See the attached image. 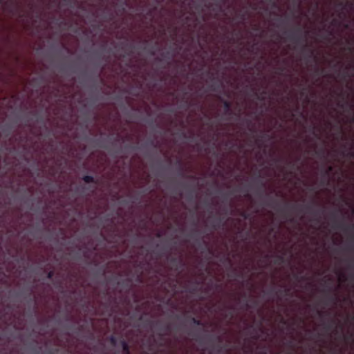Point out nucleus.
Listing matches in <instances>:
<instances>
[{"mask_svg":"<svg viewBox=\"0 0 354 354\" xmlns=\"http://www.w3.org/2000/svg\"><path fill=\"white\" fill-rule=\"evenodd\" d=\"M127 46H129L131 48H133V46L131 44H126Z\"/></svg>","mask_w":354,"mask_h":354,"instance_id":"bb28decb","label":"nucleus"},{"mask_svg":"<svg viewBox=\"0 0 354 354\" xmlns=\"http://www.w3.org/2000/svg\"><path fill=\"white\" fill-rule=\"evenodd\" d=\"M160 336L162 337L163 336V334L160 333Z\"/></svg>","mask_w":354,"mask_h":354,"instance_id":"ea45409f","label":"nucleus"},{"mask_svg":"<svg viewBox=\"0 0 354 354\" xmlns=\"http://www.w3.org/2000/svg\"><path fill=\"white\" fill-rule=\"evenodd\" d=\"M333 171V167L332 166H329L327 169V170L325 172V174L326 175H328L330 172H331Z\"/></svg>","mask_w":354,"mask_h":354,"instance_id":"f3484780","label":"nucleus"},{"mask_svg":"<svg viewBox=\"0 0 354 354\" xmlns=\"http://www.w3.org/2000/svg\"><path fill=\"white\" fill-rule=\"evenodd\" d=\"M333 227L334 229H341L343 230L344 231H349L353 230L354 229V225H352L349 226H346L343 222L337 223L335 221Z\"/></svg>","mask_w":354,"mask_h":354,"instance_id":"7ed1b4c3","label":"nucleus"},{"mask_svg":"<svg viewBox=\"0 0 354 354\" xmlns=\"http://www.w3.org/2000/svg\"><path fill=\"white\" fill-rule=\"evenodd\" d=\"M195 290H196V288H193V289L191 290V292H194V291H195Z\"/></svg>","mask_w":354,"mask_h":354,"instance_id":"4c0bfd02","label":"nucleus"},{"mask_svg":"<svg viewBox=\"0 0 354 354\" xmlns=\"http://www.w3.org/2000/svg\"><path fill=\"white\" fill-rule=\"evenodd\" d=\"M340 107H343V104H338Z\"/></svg>","mask_w":354,"mask_h":354,"instance_id":"e433bc0d","label":"nucleus"},{"mask_svg":"<svg viewBox=\"0 0 354 354\" xmlns=\"http://www.w3.org/2000/svg\"><path fill=\"white\" fill-rule=\"evenodd\" d=\"M284 70H285L284 67H280L278 68V71H279L278 73L281 74L284 71Z\"/></svg>","mask_w":354,"mask_h":354,"instance_id":"412c9836","label":"nucleus"},{"mask_svg":"<svg viewBox=\"0 0 354 354\" xmlns=\"http://www.w3.org/2000/svg\"><path fill=\"white\" fill-rule=\"evenodd\" d=\"M120 344L122 348V353L123 354H129L130 352V346L127 342L124 339L120 340Z\"/></svg>","mask_w":354,"mask_h":354,"instance_id":"20e7f679","label":"nucleus"},{"mask_svg":"<svg viewBox=\"0 0 354 354\" xmlns=\"http://www.w3.org/2000/svg\"><path fill=\"white\" fill-rule=\"evenodd\" d=\"M323 313H324L322 311H319L318 312V314H319V316H322L323 315Z\"/></svg>","mask_w":354,"mask_h":354,"instance_id":"cd10ccee","label":"nucleus"},{"mask_svg":"<svg viewBox=\"0 0 354 354\" xmlns=\"http://www.w3.org/2000/svg\"><path fill=\"white\" fill-rule=\"evenodd\" d=\"M278 292L280 293V294L282 293V290H279Z\"/></svg>","mask_w":354,"mask_h":354,"instance_id":"f704fd0d","label":"nucleus"},{"mask_svg":"<svg viewBox=\"0 0 354 354\" xmlns=\"http://www.w3.org/2000/svg\"><path fill=\"white\" fill-rule=\"evenodd\" d=\"M268 136L267 134H262L261 136V138H264L265 137Z\"/></svg>","mask_w":354,"mask_h":354,"instance_id":"393cba45","label":"nucleus"},{"mask_svg":"<svg viewBox=\"0 0 354 354\" xmlns=\"http://www.w3.org/2000/svg\"><path fill=\"white\" fill-rule=\"evenodd\" d=\"M301 28H298L295 32H291L288 35V38L290 40L295 41V43H299V41L301 40V37L299 35L301 33Z\"/></svg>","mask_w":354,"mask_h":354,"instance_id":"f257e3e1","label":"nucleus"},{"mask_svg":"<svg viewBox=\"0 0 354 354\" xmlns=\"http://www.w3.org/2000/svg\"><path fill=\"white\" fill-rule=\"evenodd\" d=\"M82 180L86 183H95V184L97 183V181L95 180L94 177L92 176H88V175L84 176L82 178Z\"/></svg>","mask_w":354,"mask_h":354,"instance_id":"423d86ee","label":"nucleus"},{"mask_svg":"<svg viewBox=\"0 0 354 354\" xmlns=\"http://www.w3.org/2000/svg\"><path fill=\"white\" fill-rule=\"evenodd\" d=\"M261 185L262 187H265V183H263L261 180Z\"/></svg>","mask_w":354,"mask_h":354,"instance_id":"a878e982","label":"nucleus"},{"mask_svg":"<svg viewBox=\"0 0 354 354\" xmlns=\"http://www.w3.org/2000/svg\"><path fill=\"white\" fill-rule=\"evenodd\" d=\"M306 39H307V38H306V35L303 39V41L304 44L302 46V51L308 50L310 54L309 57H313L314 56V50L308 47V46L306 44Z\"/></svg>","mask_w":354,"mask_h":354,"instance_id":"39448f33","label":"nucleus"},{"mask_svg":"<svg viewBox=\"0 0 354 354\" xmlns=\"http://www.w3.org/2000/svg\"><path fill=\"white\" fill-rule=\"evenodd\" d=\"M54 274H55L54 271L51 270L47 273L46 277L48 279H51L54 277Z\"/></svg>","mask_w":354,"mask_h":354,"instance_id":"ddd939ff","label":"nucleus"},{"mask_svg":"<svg viewBox=\"0 0 354 354\" xmlns=\"http://www.w3.org/2000/svg\"><path fill=\"white\" fill-rule=\"evenodd\" d=\"M196 284L199 285L200 283L198 281H196Z\"/></svg>","mask_w":354,"mask_h":354,"instance_id":"58836bf2","label":"nucleus"},{"mask_svg":"<svg viewBox=\"0 0 354 354\" xmlns=\"http://www.w3.org/2000/svg\"><path fill=\"white\" fill-rule=\"evenodd\" d=\"M336 299H337V298H336V297H335V296H330V297H328V299H329V301H335V300H336Z\"/></svg>","mask_w":354,"mask_h":354,"instance_id":"aec40b11","label":"nucleus"},{"mask_svg":"<svg viewBox=\"0 0 354 354\" xmlns=\"http://www.w3.org/2000/svg\"><path fill=\"white\" fill-rule=\"evenodd\" d=\"M226 318L227 317H230V319L233 317V313L232 312H229L225 314V316Z\"/></svg>","mask_w":354,"mask_h":354,"instance_id":"6ab92c4d","label":"nucleus"},{"mask_svg":"<svg viewBox=\"0 0 354 354\" xmlns=\"http://www.w3.org/2000/svg\"><path fill=\"white\" fill-rule=\"evenodd\" d=\"M132 54V51H130L129 53H127V55H131Z\"/></svg>","mask_w":354,"mask_h":354,"instance_id":"2f4dec72","label":"nucleus"},{"mask_svg":"<svg viewBox=\"0 0 354 354\" xmlns=\"http://www.w3.org/2000/svg\"><path fill=\"white\" fill-rule=\"evenodd\" d=\"M349 154H350V156H351V157H353V156H354L353 153H352V152H351V153H350Z\"/></svg>","mask_w":354,"mask_h":354,"instance_id":"473e14b6","label":"nucleus"},{"mask_svg":"<svg viewBox=\"0 0 354 354\" xmlns=\"http://www.w3.org/2000/svg\"><path fill=\"white\" fill-rule=\"evenodd\" d=\"M241 216L244 218L245 219L249 218V214L246 213L245 212H242L241 213Z\"/></svg>","mask_w":354,"mask_h":354,"instance_id":"2eb2a0df","label":"nucleus"},{"mask_svg":"<svg viewBox=\"0 0 354 354\" xmlns=\"http://www.w3.org/2000/svg\"><path fill=\"white\" fill-rule=\"evenodd\" d=\"M224 113L225 115L230 116L233 114L232 110V103L228 100H223Z\"/></svg>","mask_w":354,"mask_h":354,"instance_id":"f03ea898","label":"nucleus"},{"mask_svg":"<svg viewBox=\"0 0 354 354\" xmlns=\"http://www.w3.org/2000/svg\"><path fill=\"white\" fill-rule=\"evenodd\" d=\"M109 342L112 346H115L117 344L118 339L116 337H115L114 335H111L109 337Z\"/></svg>","mask_w":354,"mask_h":354,"instance_id":"9d476101","label":"nucleus"},{"mask_svg":"<svg viewBox=\"0 0 354 354\" xmlns=\"http://www.w3.org/2000/svg\"><path fill=\"white\" fill-rule=\"evenodd\" d=\"M338 6H341V7H342V6H343V3H342V2L339 3H338Z\"/></svg>","mask_w":354,"mask_h":354,"instance_id":"c85d7f7f","label":"nucleus"},{"mask_svg":"<svg viewBox=\"0 0 354 354\" xmlns=\"http://www.w3.org/2000/svg\"><path fill=\"white\" fill-rule=\"evenodd\" d=\"M286 207H290L293 210L301 212V208L303 207V206L298 205H289L288 204H286Z\"/></svg>","mask_w":354,"mask_h":354,"instance_id":"6e6552de","label":"nucleus"},{"mask_svg":"<svg viewBox=\"0 0 354 354\" xmlns=\"http://www.w3.org/2000/svg\"><path fill=\"white\" fill-rule=\"evenodd\" d=\"M239 17L242 20L244 21L245 19L246 13L245 12H240L238 15Z\"/></svg>","mask_w":354,"mask_h":354,"instance_id":"4468645a","label":"nucleus"},{"mask_svg":"<svg viewBox=\"0 0 354 354\" xmlns=\"http://www.w3.org/2000/svg\"><path fill=\"white\" fill-rule=\"evenodd\" d=\"M221 223V220L218 221V223L214 225V227L216 228L217 226H219Z\"/></svg>","mask_w":354,"mask_h":354,"instance_id":"4be33fe9","label":"nucleus"},{"mask_svg":"<svg viewBox=\"0 0 354 354\" xmlns=\"http://www.w3.org/2000/svg\"><path fill=\"white\" fill-rule=\"evenodd\" d=\"M334 324H335V321H334V320H333V321L331 322V324H328V325H326V328L327 330H330V329H331V328H332V326H333V325Z\"/></svg>","mask_w":354,"mask_h":354,"instance_id":"dca6fc26","label":"nucleus"},{"mask_svg":"<svg viewBox=\"0 0 354 354\" xmlns=\"http://www.w3.org/2000/svg\"><path fill=\"white\" fill-rule=\"evenodd\" d=\"M129 354H131V353H129Z\"/></svg>","mask_w":354,"mask_h":354,"instance_id":"37998d69","label":"nucleus"},{"mask_svg":"<svg viewBox=\"0 0 354 354\" xmlns=\"http://www.w3.org/2000/svg\"><path fill=\"white\" fill-rule=\"evenodd\" d=\"M306 208L308 209H311V206H309V205L306 206Z\"/></svg>","mask_w":354,"mask_h":354,"instance_id":"c756f323","label":"nucleus"},{"mask_svg":"<svg viewBox=\"0 0 354 354\" xmlns=\"http://www.w3.org/2000/svg\"><path fill=\"white\" fill-rule=\"evenodd\" d=\"M283 261V257L281 255H279L276 258V263H282Z\"/></svg>","mask_w":354,"mask_h":354,"instance_id":"f8f14e48","label":"nucleus"},{"mask_svg":"<svg viewBox=\"0 0 354 354\" xmlns=\"http://www.w3.org/2000/svg\"><path fill=\"white\" fill-rule=\"evenodd\" d=\"M284 292H285V293H286V295H288V292H290V289H288V288L285 289V290H284Z\"/></svg>","mask_w":354,"mask_h":354,"instance_id":"b1692460","label":"nucleus"},{"mask_svg":"<svg viewBox=\"0 0 354 354\" xmlns=\"http://www.w3.org/2000/svg\"><path fill=\"white\" fill-rule=\"evenodd\" d=\"M186 19H187V20H189V17H187L186 18Z\"/></svg>","mask_w":354,"mask_h":354,"instance_id":"79ce46f5","label":"nucleus"},{"mask_svg":"<svg viewBox=\"0 0 354 354\" xmlns=\"http://www.w3.org/2000/svg\"><path fill=\"white\" fill-rule=\"evenodd\" d=\"M215 339L219 343H222V342H223V338L220 335H218V336L215 337Z\"/></svg>","mask_w":354,"mask_h":354,"instance_id":"a211bd4d","label":"nucleus"},{"mask_svg":"<svg viewBox=\"0 0 354 354\" xmlns=\"http://www.w3.org/2000/svg\"><path fill=\"white\" fill-rule=\"evenodd\" d=\"M165 330H169V326H167L165 327Z\"/></svg>","mask_w":354,"mask_h":354,"instance_id":"7c9ffc66","label":"nucleus"},{"mask_svg":"<svg viewBox=\"0 0 354 354\" xmlns=\"http://www.w3.org/2000/svg\"><path fill=\"white\" fill-rule=\"evenodd\" d=\"M275 161L276 162H279V161H281V159H276Z\"/></svg>","mask_w":354,"mask_h":354,"instance_id":"c9c22d12","label":"nucleus"},{"mask_svg":"<svg viewBox=\"0 0 354 354\" xmlns=\"http://www.w3.org/2000/svg\"><path fill=\"white\" fill-rule=\"evenodd\" d=\"M179 165H180V175H182V176H183V171H182V167H181V164H180V162H179Z\"/></svg>","mask_w":354,"mask_h":354,"instance_id":"5701e85b","label":"nucleus"},{"mask_svg":"<svg viewBox=\"0 0 354 354\" xmlns=\"http://www.w3.org/2000/svg\"><path fill=\"white\" fill-rule=\"evenodd\" d=\"M157 236H158V237H160V234H157Z\"/></svg>","mask_w":354,"mask_h":354,"instance_id":"a19ab883","label":"nucleus"},{"mask_svg":"<svg viewBox=\"0 0 354 354\" xmlns=\"http://www.w3.org/2000/svg\"><path fill=\"white\" fill-rule=\"evenodd\" d=\"M260 141H261V140H260L259 139H257V143H258V144H259V143H260Z\"/></svg>","mask_w":354,"mask_h":354,"instance_id":"72a5a7b5","label":"nucleus"},{"mask_svg":"<svg viewBox=\"0 0 354 354\" xmlns=\"http://www.w3.org/2000/svg\"><path fill=\"white\" fill-rule=\"evenodd\" d=\"M266 94V92L265 91H263L261 94H259V93H257V92H255V93H254V95H255L256 97H257L258 100H261V101H262V100H264V99H265L264 95H265Z\"/></svg>","mask_w":354,"mask_h":354,"instance_id":"1a4fd4ad","label":"nucleus"},{"mask_svg":"<svg viewBox=\"0 0 354 354\" xmlns=\"http://www.w3.org/2000/svg\"><path fill=\"white\" fill-rule=\"evenodd\" d=\"M192 322L194 324L196 325V326H203V324L202 323V322L195 317H192Z\"/></svg>","mask_w":354,"mask_h":354,"instance_id":"9b49d317","label":"nucleus"},{"mask_svg":"<svg viewBox=\"0 0 354 354\" xmlns=\"http://www.w3.org/2000/svg\"><path fill=\"white\" fill-rule=\"evenodd\" d=\"M170 262H171L172 266H176L175 270H178L177 265H178V263H182V259H178L177 257H172L170 259Z\"/></svg>","mask_w":354,"mask_h":354,"instance_id":"0eeeda50","label":"nucleus"}]
</instances>
